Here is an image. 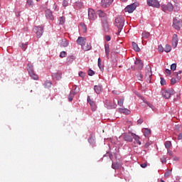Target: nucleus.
<instances>
[{
	"label": "nucleus",
	"instance_id": "nucleus-1",
	"mask_svg": "<svg viewBox=\"0 0 182 182\" xmlns=\"http://www.w3.org/2000/svg\"><path fill=\"white\" fill-rule=\"evenodd\" d=\"M114 26L118 28L117 35H119L122 29H123V26H124V17L122 16H117L114 21Z\"/></svg>",
	"mask_w": 182,
	"mask_h": 182
},
{
	"label": "nucleus",
	"instance_id": "nucleus-2",
	"mask_svg": "<svg viewBox=\"0 0 182 182\" xmlns=\"http://www.w3.org/2000/svg\"><path fill=\"white\" fill-rule=\"evenodd\" d=\"M173 26L176 31H180L182 26V21L180 18H174L173 20Z\"/></svg>",
	"mask_w": 182,
	"mask_h": 182
},
{
	"label": "nucleus",
	"instance_id": "nucleus-3",
	"mask_svg": "<svg viewBox=\"0 0 182 182\" xmlns=\"http://www.w3.org/2000/svg\"><path fill=\"white\" fill-rule=\"evenodd\" d=\"M174 93H176V92L173 88L162 91V95L165 97V99H170L171 95H174Z\"/></svg>",
	"mask_w": 182,
	"mask_h": 182
},
{
	"label": "nucleus",
	"instance_id": "nucleus-4",
	"mask_svg": "<svg viewBox=\"0 0 182 182\" xmlns=\"http://www.w3.org/2000/svg\"><path fill=\"white\" fill-rule=\"evenodd\" d=\"M152 75L153 74L151 73V67H150L149 65H147L146 68L145 77L147 82H149V83H150V80H151Z\"/></svg>",
	"mask_w": 182,
	"mask_h": 182
},
{
	"label": "nucleus",
	"instance_id": "nucleus-5",
	"mask_svg": "<svg viewBox=\"0 0 182 182\" xmlns=\"http://www.w3.org/2000/svg\"><path fill=\"white\" fill-rule=\"evenodd\" d=\"M146 2L149 6H153L154 8H160V3L157 0H146Z\"/></svg>",
	"mask_w": 182,
	"mask_h": 182
},
{
	"label": "nucleus",
	"instance_id": "nucleus-6",
	"mask_svg": "<svg viewBox=\"0 0 182 182\" xmlns=\"http://www.w3.org/2000/svg\"><path fill=\"white\" fill-rule=\"evenodd\" d=\"M88 18L90 21H95L97 18V16H96V13L95 12V10L92 9H88Z\"/></svg>",
	"mask_w": 182,
	"mask_h": 182
},
{
	"label": "nucleus",
	"instance_id": "nucleus-7",
	"mask_svg": "<svg viewBox=\"0 0 182 182\" xmlns=\"http://www.w3.org/2000/svg\"><path fill=\"white\" fill-rule=\"evenodd\" d=\"M34 31L36 33L37 38H41L43 35V27L37 26L34 28Z\"/></svg>",
	"mask_w": 182,
	"mask_h": 182
},
{
	"label": "nucleus",
	"instance_id": "nucleus-8",
	"mask_svg": "<svg viewBox=\"0 0 182 182\" xmlns=\"http://www.w3.org/2000/svg\"><path fill=\"white\" fill-rule=\"evenodd\" d=\"M113 4V0H102L101 1V6L102 8H109V6Z\"/></svg>",
	"mask_w": 182,
	"mask_h": 182
},
{
	"label": "nucleus",
	"instance_id": "nucleus-9",
	"mask_svg": "<svg viewBox=\"0 0 182 182\" xmlns=\"http://www.w3.org/2000/svg\"><path fill=\"white\" fill-rule=\"evenodd\" d=\"M177 45H178V36L177 34H173L172 46L173 48H177Z\"/></svg>",
	"mask_w": 182,
	"mask_h": 182
},
{
	"label": "nucleus",
	"instance_id": "nucleus-10",
	"mask_svg": "<svg viewBox=\"0 0 182 182\" xmlns=\"http://www.w3.org/2000/svg\"><path fill=\"white\" fill-rule=\"evenodd\" d=\"M28 72L31 77L34 80H38V79H39V77L38 76V75L35 73V72L31 68H28Z\"/></svg>",
	"mask_w": 182,
	"mask_h": 182
},
{
	"label": "nucleus",
	"instance_id": "nucleus-11",
	"mask_svg": "<svg viewBox=\"0 0 182 182\" xmlns=\"http://www.w3.org/2000/svg\"><path fill=\"white\" fill-rule=\"evenodd\" d=\"M87 102L90 105L91 109L93 112L96 110V103L90 99V96H87Z\"/></svg>",
	"mask_w": 182,
	"mask_h": 182
},
{
	"label": "nucleus",
	"instance_id": "nucleus-12",
	"mask_svg": "<svg viewBox=\"0 0 182 182\" xmlns=\"http://www.w3.org/2000/svg\"><path fill=\"white\" fill-rule=\"evenodd\" d=\"M77 45H80V46H85V44L86 43V38L78 37L77 39Z\"/></svg>",
	"mask_w": 182,
	"mask_h": 182
},
{
	"label": "nucleus",
	"instance_id": "nucleus-13",
	"mask_svg": "<svg viewBox=\"0 0 182 182\" xmlns=\"http://www.w3.org/2000/svg\"><path fill=\"white\" fill-rule=\"evenodd\" d=\"M46 17L47 19H50V21H53V19H55L52 11L49 9L46 11Z\"/></svg>",
	"mask_w": 182,
	"mask_h": 182
},
{
	"label": "nucleus",
	"instance_id": "nucleus-14",
	"mask_svg": "<svg viewBox=\"0 0 182 182\" xmlns=\"http://www.w3.org/2000/svg\"><path fill=\"white\" fill-rule=\"evenodd\" d=\"M94 90L97 95H100V93H102V90H103V87H102V85H95Z\"/></svg>",
	"mask_w": 182,
	"mask_h": 182
},
{
	"label": "nucleus",
	"instance_id": "nucleus-15",
	"mask_svg": "<svg viewBox=\"0 0 182 182\" xmlns=\"http://www.w3.org/2000/svg\"><path fill=\"white\" fill-rule=\"evenodd\" d=\"M102 26L105 32H109V23L107 22V20H103Z\"/></svg>",
	"mask_w": 182,
	"mask_h": 182
},
{
	"label": "nucleus",
	"instance_id": "nucleus-16",
	"mask_svg": "<svg viewBox=\"0 0 182 182\" xmlns=\"http://www.w3.org/2000/svg\"><path fill=\"white\" fill-rule=\"evenodd\" d=\"M97 15H98V16L100 17V18H104V21H105V19H106V16H107V15H106V13H105L103 11H102V10H98V11H97Z\"/></svg>",
	"mask_w": 182,
	"mask_h": 182
},
{
	"label": "nucleus",
	"instance_id": "nucleus-17",
	"mask_svg": "<svg viewBox=\"0 0 182 182\" xmlns=\"http://www.w3.org/2000/svg\"><path fill=\"white\" fill-rule=\"evenodd\" d=\"M136 9L134 5L132 4L126 7V11L129 12V14L133 13V11Z\"/></svg>",
	"mask_w": 182,
	"mask_h": 182
},
{
	"label": "nucleus",
	"instance_id": "nucleus-18",
	"mask_svg": "<svg viewBox=\"0 0 182 182\" xmlns=\"http://www.w3.org/2000/svg\"><path fill=\"white\" fill-rule=\"evenodd\" d=\"M79 92H80V89L79 88V87L74 85L73 86V89L70 91L71 93L74 94V95H77V93H79Z\"/></svg>",
	"mask_w": 182,
	"mask_h": 182
},
{
	"label": "nucleus",
	"instance_id": "nucleus-19",
	"mask_svg": "<svg viewBox=\"0 0 182 182\" xmlns=\"http://www.w3.org/2000/svg\"><path fill=\"white\" fill-rule=\"evenodd\" d=\"M131 136L133 137V139H134L137 144H141V142L140 141V137H139V136L136 135L134 133H131Z\"/></svg>",
	"mask_w": 182,
	"mask_h": 182
},
{
	"label": "nucleus",
	"instance_id": "nucleus-20",
	"mask_svg": "<svg viewBox=\"0 0 182 182\" xmlns=\"http://www.w3.org/2000/svg\"><path fill=\"white\" fill-rule=\"evenodd\" d=\"M119 167H122V164L118 162H113L112 164V168L114 170H119Z\"/></svg>",
	"mask_w": 182,
	"mask_h": 182
},
{
	"label": "nucleus",
	"instance_id": "nucleus-21",
	"mask_svg": "<svg viewBox=\"0 0 182 182\" xmlns=\"http://www.w3.org/2000/svg\"><path fill=\"white\" fill-rule=\"evenodd\" d=\"M105 55H106L107 59H109V54L110 53V47H109V44L105 45Z\"/></svg>",
	"mask_w": 182,
	"mask_h": 182
},
{
	"label": "nucleus",
	"instance_id": "nucleus-22",
	"mask_svg": "<svg viewBox=\"0 0 182 182\" xmlns=\"http://www.w3.org/2000/svg\"><path fill=\"white\" fill-rule=\"evenodd\" d=\"M82 49L86 52L87 50H90L92 49V44L90 43H87V44L85 46H82Z\"/></svg>",
	"mask_w": 182,
	"mask_h": 182
},
{
	"label": "nucleus",
	"instance_id": "nucleus-23",
	"mask_svg": "<svg viewBox=\"0 0 182 182\" xmlns=\"http://www.w3.org/2000/svg\"><path fill=\"white\" fill-rule=\"evenodd\" d=\"M124 139L126 141H129L132 142L133 141V138L132 136L129 135V134H124Z\"/></svg>",
	"mask_w": 182,
	"mask_h": 182
},
{
	"label": "nucleus",
	"instance_id": "nucleus-24",
	"mask_svg": "<svg viewBox=\"0 0 182 182\" xmlns=\"http://www.w3.org/2000/svg\"><path fill=\"white\" fill-rule=\"evenodd\" d=\"M132 47L135 52H140V48H139V46L135 42H132Z\"/></svg>",
	"mask_w": 182,
	"mask_h": 182
},
{
	"label": "nucleus",
	"instance_id": "nucleus-25",
	"mask_svg": "<svg viewBox=\"0 0 182 182\" xmlns=\"http://www.w3.org/2000/svg\"><path fill=\"white\" fill-rule=\"evenodd\" d=\"M61 46L63 48H68V46H69V41L67 40H63L61 42Z\"/></svg>",
	"mask_w": 182,
	"mask_h": 182
},
{
	"label": "nucleus",
	"instance_id": "nucleus-26",
	"mask_svg": "<svg viewBox=\"0 0 182 182\" xmlns=\"http://www.w3.org/2000/svg\"><path fill=\"white\" fill-rule=\"evenodd\" d=\"M142 39H147L150 37V33L145 31L142 33Z\"/></svg>",
	"mask_w": 182,
	"mask_h": 182
},
{
	"label": "nucleus",
	"instance_id": "nucleus-27",
	"mask_svg": "<svg viewBox=\"0 0 182 182\" xmlns=\"http://www.w3.org/2000/svg\"><path fill=\"white\" fill-rule=\"evenodd\" d=\"M164 52L168 53V52H171V46L166 44L165 46Z\"/></svg>",
	"mask_w": 182,
	"mask_h": 182
},
{
	"label": "nucleus",
	"instance_id": "nucleus-28",
	"mask_svg": "<svg viewBox=\"0 0 182 182\" xmlns=\"http://www.w3.org/2000/svg\"><path fill=\"white\" fill-rule=\"evenodd\" d=\"M135 65H138V68H143V63H141V60H136L135 61Z\"/></svg>",
	"mask_w": 182,
	"mask_h": 182
},
{
	"label": "nucleus",
	"instance_id": "nucleus-29",
	"mask_svg": "<svg viewBox=\"0 0 182 182\" xmlns=\"http://www.w3.org/2000/svg\"><path fill=\"white\" fill-rule=\"evenodd\" d=\"M80 26H81V28H82V32H83L84 33H86V31H87V28H86V24H85V23H80Z\"/></svg>",
	"mask_w": 182,
	"mask_h": 182
},
{
	"label": "nucleus",
	"instance_id": "nucleus-30",
	"mask_svg": "<svg viewBox=\"0 0 182 182\" xmlns=\"http://www.w3.org/2000/svg\"><path fill=\"white\" fill-rule=\"evenodd\" d=\"M75 94H73V92H70V95L68 96V100L69 102H72V100H73V98L75 97Z\"/></svg>",
	"mask_w": 182,
	"mask_h": 182
},
{
	"label": "nucleus",
	"instance_id": "nucleus-31",
	"mask_svg": "<svg viewBox=\"0 0 182 182\" xmlns=\"http://www.w3.org/2000/svg\"><path fill=\"white\" fill-rule=\"evenodd\" d=\"M58 21H59V25H63V23H65V17L64 16L60 17Z\"/></svg>",
	"mask_w": 182,
	"mask_h": 182
},
{
	"label": "nucleus",
	"instance_id": "nucleus-32",
	"mask_svg": "<svg viewBox=\"0 0 182 182\" xmlns=\"http://www.w3.org/2000/svg\"><path fill=\"white\" fill-rule=\"evenodd\" d=\"M165 147H166V149H170V147H171V141H166L165 142Z\"/></svg>",
	"mask_w": 182,
	"mask_h": 182
},
{
	"label": "nucleus",
	"instance_id": "nucleus-33",
	"mask_svg": "<svg viewBox=\"0 0 182 182\" xmlns=\"http://www.w3.org/2000/svg\"><path fill=\"white\" fill-rule=\"evenodd\" d=\"M166 5H167L168 12H171V11H173V4H171V3H168Z\"/></svg>",
	"mask_w": 182,
	"mask_h": 182
},
{
	"label": "nucleus",
	"instance_id": "nucleus-34",
	"mask_svg": "<svg viewBox=\"0 0 182 182\" xmlns=\"http://www.w3.org/2000/svg\"><path fill=\"white\" fill-rule=\"evenodd\" d=\"M45 87L49 88L52 86V82L46 81L44 84Z\"/></svg>",
	"mask_w": 182,
	"mask_h": 182
},
{
	"label": "nucleus",
	"instance_id": "nucleus-35",
	"mask_svg": "<svg viewBox=\"0 0 182 182\" xmlns=\"http://www.w3.org/2000/svg\"><path fill=\"white\" fill-rule=\"evenodd\" d=\"M146 104L148 105L149 107H150L151 109H152L153 112H156V110H157L154 106L151 104L150 102H146Z\"/></svg>",
	"mask_w": 182,
	"mask_h": 182
},
{
	"label": "nucleus",
	"instance_id": "nucleus-36",
	"mask_svg": "<svg viewBox=\"0 0 182 182\" xmlns=\"http://www.w3.org/2000/svg\"><path fill=\"white\" fill-rule=\"evenodd\" d=\"M123 103H124V98L122 97V98H120L119 100H118V105L119 106H122L123 105Z\"/></svg>",
	"mask_w": 182,
	"mask_h": 182
},
{
	"label": "nucleus",
	"instance_id": "nucleus-37",
	"mask_svg": "<svg viewBox=\"0 0 182 182\" xmlns=\"http://www.w3.org/2000/svg\"><path fill=\"white\" fill-rule=\"evenodd\" d=\"M158 50L159 52H160L161 53H163V52H164V48H163V46L159 45L158 46Z\"/></svg>",
	"mask_w": 182,
	"mask_h": 182
},
{
	"label": "nucleus",
	"instance_id": "nucleus-38",
	"mask_svg": "<svg viewBox=\"0 0 182 182\" xmlns=\"http://www.w3.org/2000/svg\"><path fill=\"white\" fill-rule=\"evenodd\" d=\"M26 4L28 6H33V0H27Z\"/></svg>",
	"mask_w": 182,
	"mask_h": 182
},
{
	"label": "nucleus",
	"instance_id": "nucleus-39",
	"mask_svg": "<svg viewBox=\"0 0 182 182\" xmlns=\"http://www.w3.org/2000/svg\"><path fill=\"white\" fill-rule=\"evenodd\" d=\"M67 53L66 51H62L60 53V58H66Z\"/></svg>",
	"mask_w": 182,
	"mask_h": 182
},
{
	"label": "nucleus",
	"instance_id": "nucleus-40",
	"mask_svg": "<svg viewBox=\"0 0 182 182\" xmlns=\"http://www.w3.org/2000/svg\"><path fill=\"white\" fill-rule=\"evenodd\" d=\"M89 143H90V144H95V139L93 137H90L88 139Z\"/></svg>",
	"mask_w": 182,
	"mask_h": 182
},
{
	"label": "nucleus",
	"instance_id": "nucleus-41",
	"mask_svg": "<svg viewBox=\"0 0 182 182\" xmlns=\"http://www.w3.org/2000/svg\"><path fill=\"white\" fill-rule=\"evenodd\" d=\"M171 69L172 70H176V69H177V64H176V63L172 64V65H171Z\"/></svg>",
	"mask_w": 182,
	"mask_h": 182
},
{
	"label": "nucleus",
	"instance_id": "nucleus-42",
	"mask_svg": "<svg viewBox=\"0 0 182 182\" xmlns=\"http://www.w3.org/2000/svg\"><path fill=\"white\" fill-rule=\"evenodd\" d=\"M161 8H162V10L164 11V12H166V11H168L167 5H162Z\"/></svg>",
	"mask_w": 182,
	"mask_h": 182
},
{
	"label": "nucleus",
	"instance_id": "nucleus-43",
	"mask_svg": "<svg viewBox=\"0 0 182 182\" xmlns=\"http://www.w3.org/2000/svg\"><path fill=\"white\" fill-rule=\"evenodd\" d=\"M78 75L80 77H82V79L85 78V73L80 71Z\"/></svg>",
	"mask_w": 182,
	"mask_h": 182
},
{
	"label": "nucleus",
	"instance_id": "nucleus-44",
	"mask_svg": "<svg viewBox=\"0 0 182 182\" xmlns=\"http://www.w3.org/2000/svg\"><path fill=\"white\" fill-rule=\"evenodd\" d=\"M161 86H164V85H166V80L163 77H161Z\"/></svg>",
	"mask_w": 182,
	"mask_h": 182
},
{
	"label": "nucleus",
	"instance_id": "nucleus-45",
	"mask_svg": "<svg viewBox=\"0 0 182 182\" xmlns=\"http://www.w3.org/2000/svg\"><path fill=\"white\" fill-rule=\"evenodd\" d=\"M88 75H89V76H93V75H95V71L90 69L88 70Z\"/></svg>",
	"mask_w": 182,
	"mask_h": 182
},
{
	"label": "nucleus",
	"instance_id": "nucleus-46",
	"mask_svg": "<svg viewBox=\"0 0 182 182\" xmlns=\"http://www.w3.org/2000/svg\"><path fill=\"white\" fill-rule=\"evenodd\" d=\"M26 46H28V43H23L22 45H21V49H23L24 50H26Z\"/></svg>",
	"mask_w": 182,
	"mask_h": 182
},
{
	"label": "nucleus",
	"instance_id": "nucleus-47",
	"mask_svg": "<svg viewBox=\"0 0 182 182\" xmlns=\"http://www.w3.org/2000/svg\"><path fill=\"white\" fill-rule=\"evenodd\" d=\"M140 166L142 168H146V167H147V164L146 163L141 164Z\"/></svg>",
	"mask_w": 182,
	"mask_h": 182
},
{
	"label": "nucleus",
	"instance_id": "nucleus-48",
	"mask_svg": "<svg viewBox=\"0 0 182 182\" xmlns=\"http://www.w3.org/2000/svg\"><path fill=\"white\" fill-rule=\"evenodd\" d=\"M176 78H171V85H176Z\"/></svg>",
	"mask_w": 182,
	"mask_h": 182
},
{
	"label": "nucleus",
	"instance_id": "nucleus-49",
	"mask_svg": "<svg viewBox=\"0 0 182 182\" xmlns=\"http://www.w3.org/2000/svg\"><path fill=\"white\" fill-rule=\"evenodd\" d=\"M105 39L107 42L110 41V39H112V38L110 37V36H105Z\"/></svg>",
	"mask_w": 182,
	"mask_h": 182
},
{
	"label": "nucleus",
	"instance_id": "nucleus-50",
	"mask_svg": "<svg viewBox=\"0 0 182 182\" xmlns=\"http://www.w3.org/2000/svg\"><path fill=\"white\" fill-rule=\"evenodd\" d=\"M165 72L166 73H167V75H171V70H170L169 69H166Z\"/></svg>",
	"mask_w": 182,
	"mask_h": 182
},
{
	"label": "nucleus",
	"instance_id": "nucleus-51",
	"mask_svg": "<svg viewBox=\"0 0 182 182\" xmlns=\"http://www.w3.org/2000/svg\"><path fill=\"white\" fill-rule=\"evenodd\" d=\"M143 122H144L143 119H139L137 121V124H141L143 123Z\"/></svg>",
	"mask_w": 182,
	"mask_h": 182
},
{
	"label": "nucleus",
	"instance_id": "nucleus-52",
	"mask_svg": "<svg viewBox=\"0 0 182 182\" xmlns=\"http://www.w3.org/2000/svg\"><path fill=\"white\" fill-rule=\"evenodd\" d=\"M63 6H68V1L64 0V1H63Z\"/></svg>",
	"mask_w": 182,
	"mask_h": 182
},
{
	"label": "nucleus",
	"instance_id": "nucleus-53",
	"mask_svg": "<svg viewBox=\"0 0 182 182\" xmlns=\"http://www.w3.org/2000/svg\"><path fill=\"white\" fill-rule=\"evenodd\" d=\"M101 60H100V58H98V66L100 68V69H102V68L100 67L101 66Z\"/></svg>",
	"mask_w": 182,
	"mask_h": 182
},
{
	"label": "nucleus",
	"instance_id": "nucleus-54",
	"mask_svg": "<svg viewBox=\"0 0 182 182\" xmlns=\"http://www.w3.org/2000/svg\"><path fill=\"white\" fill-rule=\"evenodd\" d=\"M116 107H117V105H111L109 109H116Z\"/></svg>",
	"mask_w": 182,
	"mask_h": 182
},
{
	"label": "nucleus",
	"instance_id": "nucleus-55",
	"mask_svg": "<svg viewBox=\"0 0 182 182\" xmlns=\"http://www.w3.org/2000/svg\"><path fill=\"white\" fill-rule=\"evenodd\" d=\"M178 140H182V134H179L178 136Z\"/></svg>",
	"mask_w": 182,
	"mask_h": 182
},
{
	"label": "nucleus",
	"instance_id": "nucleus-56",
	"mask_svg": "<svg viewBox=\"0 0 182 182\" xmlns=\"http://www.w3.org/2000/svg\"><path fill=\"white\" fill-rule=\"evenodd\" d=\"M167 161H166V159H161V163H163L164 164L166 163Z\"/></svg>",
	"mask_w": 182,
	"mask_h": 182
},
{
	"label": "nucleus",
	"instance_id": "nucleus-57",
	"mask_svg": "<svg viewBox=\"0 0 182 182\" xmlns=\"http://www.w3.org/2000/svg\"><path fill=\"white\" fill-rule=\"evenodd\" d=\"M181 73V71H179L178 73H176V76H178V75H180Z\"/></svg>",
	"mask_w": 182,
	"mask_h": 182
},
{
	"label": "nucleus",
	"instance_id": "nucleus-58",
	"mask_svg": "<svg viewBox=\"0 0 182 182\" xmlns=\"http://www.w3.org/2000/svg\"><path fill=\"white\" fill-rule=\"evenodd\" d=\"M149 146H150V144L146 143V144H145V147H146V148L149 147Z\"/></svg>",
	"mask_w": 182,
	"mask_h": 182
},
{
	"label": "nucleus",
	"instance_id": "nucleus-59",
	"mask_svg": "<svg viewBox=\"0 0 182 182\" xmlns=\"http://www.w3.org/2000/svg\"><path fill=\"white\" fill-rule=\"evenodd\" d=\"M168 154L169 156H172V154H173V153H171V152H170L168 151Z\"/></svg>",
	"mask_w": 182,
	"mask_h": 182
},
{
	"label": "nucleus",
	"instance_id": "nucleus-60",
	"mask_svg": "<svg viewBox=\"0 0 182 182\" xmlns=\"http://www.w3.org/2000/svg\"><path fill=\"white\" fill-rule=\"evenodd\" d=\"M146 133H150V130L149 129H146Z\"/></svg>",
	"mask_w": 182,
	"mask_h": 182
},
{
	"label": "nucleus",
	"instance_id": "nucleus-61",
	"mask_svg": "<svg viewBox=\"0 0 182 182\" xmlns=\"http://www.w3.org/2000/svg\"><path fill=\"white\" fill-rule=\"evenodd\" d=\"M127 113L129 114V113H130V111H129V110H127Z\"/></svg>",
	"mask_w": 182,
	"mask_h": 182
},
{
	"label": "nucleus",
	"instance_id": "nucleus-62",
	"mask_svg": "<svg viewBox=\"0 0 182 182\" xmlns=\"http://www.w3.org/2000/svg\"><path fill=\"white\" fill-rule=\"evenodd\" d=\"M122 1V2H126V1H127V0H121Z\"/></svg>",
	"mask_w": 182,
	"mask_h": 182
},
{
	"label": "nucleus",
	"instance_id": "nucleus-63",
	"mask_svg": "<svg viewBox=\"0 0 182 182\" xmlns=\"http://www.w3.org/2000/svg\"><path fill=\"white\" fill-rule=\"evenodd\" d=\"M175 160H178V158H176Z\"/></svg>",
	"mask_w": 182,
	"mask_h": 182
},
{
	"label": "nucleus",
	"instance_id": "nucleus-64",
	"mask_svg": "<svg viewBox=\"0 0 182 182\" xmlns=\"http://www.w3.org/2000/svg\"><path fill=\"white\" fill-rule=\"evenodd\" d=\"M161 182H164V181H163V180H161Z\"/></svg>",
	"mask_w": 182,
	"mask_h": 182
}]
</instances>
